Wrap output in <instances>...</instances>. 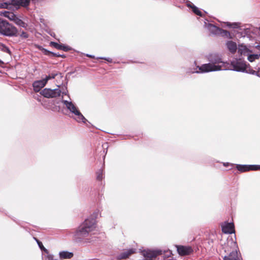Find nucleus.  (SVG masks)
<instances>
[{
	"mask_svg": "<svg viewBox=\"0 0 260 260\" xmlns=\"http://www.w3.org/2000/svg\"><path fill=\"white\" fill-rule=\"evenodd\" d=\"M97 58L99 59H103L104 60H106L109 62H112V59L110 57H98Z\"/></svg>",
	"mask_w": 260,
	"mask_h": 260,
	"instance_id": "34",
	"label": "nucleus"
},
{
	"mask_svg": "<svg viewBox=\"0 0 260 260\" xmlns=\"http://www.w3.org/2000/svg\"><path fill=\"white\" fill-rule=\"evenodd\" d=\"M222 231L224 234H232L235 233V226L233 222H225L222 225Z\"/></svg>",
	"mask_w": 260,
	"mask_h": 260,
	"instance_id": "8",
	"label": "nucleus"
},
{
	"mask_svg": "<svg viewBox=\"0 0 260 260\" xmlns=\"http://www.w3.org/2000/svg\"><path fill=\"white\" fill-rule=\"evenodd\" d=\"M205 27L213 35H219L221 31L219 27L209 23L205 22Z\"/></svg>",
	"mask_w": 260,
	"mask_h": 260,
	"instance_id": "10",
	"label": "nucleus"
},
{
	"mask_svg": "<svg viewBox=\"0 0 260 260\" xmlns=\"http://www.w3.org/2000/svg\"><path fill=\"white\" fill-rule=\"evenodd\" d=\"M226 46L229 51L233 54L235 53L237 50V44L232 41H228L226 43Z\"/></svg>",
	"mask_w": 260,
	"mask_h": 260,
	"instance_id": "16",
	"label": "nucleus"
},
{
	"mask_svg": "<svg viewBox=\"0 0 260 260\" xmlns=\"http://www.w3.org/2000/svg\"><path fill=\"white\" fill-rule=\"evenodd\" d=\"M252 55L254 56L255 60L257 59L260 57V56H259V54H253Z\"/></svg>",
	"mask_w": 260,
	"mask_h": 260,
	"instance_id": "37",
	"label": "nucleus"
},
{
	"mask_svg": "<svg viewBox=\"0 0 260 260\" xmlns=\"http://www.w3.org/2000/svg\"><path fill=\"white\" fill-rule=\"evenodd\" d=\"M6 13L8 14V18L14 22V19H15V18L17 16L12 12L6 11Z\"/></svg>",
	"mask_w": 260,
	"mask_h": 260,
	"instance_id": "28",
	"label": "nucleus"
},
{
	"mask_svg": "<svg viewBox=\"0 0 260 260\" xmlns=\"http://www.w3.org/2000/svg\"><path fill=\"white\" fill-rule=\"evenodd\" d=\"M136 249L135 248H130L125 251L121 252L117 256L118 259H125L129 257L130 255L136 252Z\"/></svg>",
	"mask_w": 260,
	"mask_h": 260,
	"instance_id": "9",
	"label": "nucleus"
},
{
	"mask_svg": "<svg viewBox=\"0 0 260 260\" xmlns=\"http://www.w3.org/2000/svg\"><path fill=\"white\" fill-rule=\"evenodd\" d=\"M65 90H62V91L61 92V93H62V95H67L68 94V91L67 90V88L66 87H65Z\"/></svg>",
	"mask_w": 260,
	"mask_h": 260,
	"instance_id": "36",
	"label": "nucleus"
},
{
	"mask_svg": "<svg viewBox=\"0 0 260 260\" xmlns=\"http://www.w3.org/2000/svg\"><path fill=\"white\" fill-rule=\"evenodd\" d=\"M177 251L180 255H186L189 254L192 251L191 247L184 246H178Z\"/></svg>",
	"mask_w": 260,
	"mask_h": 260,
	"instance_id": "12",
	"label": "nucleus"
},
{
	"mask_svg": "<svg viewBox=\"0 0 260 260\" xmlns=\"http://www.w3.org/2000/svg\"><path fill=\"white\" fill-rule=\"evenodd\" d=\"M97 215V213H94L90 217L85 220L79 227L74 235L75 238L77 241H82L88 236L89 233L94 229Z\"/></svg>",
	"mask_w": 260,
	"mask_h": 260,
	"instance_id": "2",
	"label": "nucleus"
},
{
	"mask_svg": "<svg viewBox=\"0 0 260 260\" xmlns=\"http://www.w3.org/2000/svg\"><path fill=\"white\" fill-rule=\"evenodd\" d=\"M18 30L16 27L7 20L0 19V34L7 37L17 36Z\"/></svg>",
	"mask_w": 260,
	"mask_h": 260,
	"instance_id": "4",
	"label": "nucleus"
},
{
	"mask_svg": "<svg viewBox=\"0 0 260 260\" xmlns=\"http://www.w3.org/2000/svg\"><path fill=\"white\" fill-rule=\"evenodd\" d=\"M256 48L259 49L260 48V45H257Z\"/></svg>",
	"mask_w": 260,
	"mask_h": 260,
	"instance_id": "43",
	"label": "nucleus"
},
{
	"mask_svg": "<svg viewBox=\"0 0 260 260\" xmlns=\"http://www.w3.org/2000/svg\"><path fill=\"white\" fill-rule=\"evenodd\" d=\"M259 70H260V68H258V71H255L254 70H253V69H251V67H249V69H248V73L247 74H251V75H254L260 78V73H259Z\"/></svg>",
	"mask_w": 260,
	"mask_h": 260,
	"instance_id": "23",
	"label": "nucleus"
},
{
	"mask_svg": "<svg viewBox=\"0 0 260 260\" xmlns=\"http://www.w3.org/2000/svg\"><path fill=\"white\" fill-rule=\"evenodd\" d=\"M19 4L21 7H27L30 4V0H19Z\"/></svg>",
	"mask_w": 260,
	"mask_h": 260,
	"instance_id": "26",
	"label": "nucleus"
},
{
	"mask_svg": "<svg viewBox=\"0 0 260 260\" xmlns=\"http://www.w3.org/2000/svg\"><path fill=\"white\" fill-rule=\"evenodd\" d=\"M230 65L232 67L230 70L246 73H248L249 67H250L249 64H247L244 60L240 58L233 59L231 61Z\"/></svg>",
	"mask_w": 260,
	"mask_h": 260,
	"instance_id": "5",
	"label": "nucleus"
},
{
	"mask_svg": "<svg viewBox=\"0 0 260 260\" xmlns=\"http://www.w3.org/2000/svg\"><path fill=\"white\" fill-rule=\"evenodd\" d=\"M230 164L229 162H226V163L223 164V166L225 167H228L229 166H230Z\"/></svg>",
	"mask_w": 260,
	"mask_h": 260,
	"instance_id": "40",
	"label": "nucleus"
},
{
	"mask_svg": "<svg viewBox=\"0 0 260 260\" xmlns=\"http://www.w3.org/2000/svg\"><path fill=\"white\" fill-rule=\"evenodd\" d=\"M226 26L230 27H233L234 28H237L239 27V23H230V22H226Z\"/></svg>",
	"mask_w": 260,
	"mask_h": 260,
	"instance_id": "29",
	"label": "nucleus"
},
{
	"mask_svg": "<svg viewBox=\"0 0 260 260\" xmlns=\"http://www.w3.org/2000/svg\"><path fill=\"white\" fill-rule=\"evenodd\" d=\"M86 56H88V57H90V58H94V56H93L92 55L88 54H86Z\"/></svg>",
	"mask_w": 260,
	"mask_h": 260,
	"instance_id": "39",
	"label": "nucleus"
},
{
	"mask_svg": "<svg viewBox=\"0 0 260 260\" xmlns=\"http://www.w3.org/2000/svg\"><path fill=\"white\" fill-rule=\"evenodd\" d=\"M17 25L22 27L23 28H26L27 24L24 22L22 20L19 18L18 17L15 18L14 22Z\"/></svg>",
	"mask_w": 260,
	"mask_h": 260,
	"instance_id": "18",
	"label": "nucleus"
},
{
	"mask_svg": "<svg viewBox=\"0 0 260 260\" xmlns=\"http://www.w3.org/2000/svg\"><path fill=\"white\" fill-rule=\"evenodd\" d=\"M171 254H172V253H171V251H167V254H166V255L168 257H170V256H171Z\"/></svg>",
	"mask_w": 260,
	"mask_h": 260,
	"instance_id": "38",
	"label": "nucleus"
},
{
	"mask_svg": "<svg viewBox=\"0 0 260 260\" xmlns=\"http://www.w3.org/2000/svg\"><path fill=\"white\" fill-rule=\"evenodd\" d=\"M103 177V170L102 169H100L96 172V179L99 181H101Z\"/></svg>",
	"mask_w": 260,
	"mask_h": 260,
	"instance_id": "25",
	"label": "nucleus"
},
{
	"mask_svg": "<svg viewBox=\"0 0 260 260\" xmlns=\"http://www.w3.org/2000/svg\"><path fill=\"white\" fill-rule=\"evenodd\" d=\"M248 56V60L250 61V62H253V61L255 60V59L254 58V56H253L252 54H249L247 55Z\"/></svg>",
	"mask_w": 260,
	"mask_h": 260,
	"instance_id": "33",
	"label": "nucleus"
},
{
	"mask_svg": "<svg viewBox=\"0 0 260 260\" xmlns=\"http://www.w3.org/2000/svg\"><path fill=\"white\" fill-rule=\"evenodd\" d=\"M20 37L22 38L26 39L28 37V35L26 32L22 31L21 34L20 35Z\"/></svg>",
	"mask_w": 260,
	"mask_h": 260,
	"instance_id": "32",
	"label": "nucleus"
},
{
	"mask_svg": "<svg viewBox=\"0 0 260 260\" xmlns=\"http://www.w3.org/2000/svg\"><path fill=\"white\" fill-rule=\"evenodd\" d=\"M219 35H221L222 37H226L229 39H232V36L230 32L226 30H224L222 28L220 29Z\"/></svg>",
	"mask_w": 260,
	"mask_h": 260,
	"instance_id": "21",
	"label": "nucleus"
},
{
	"mask_svg": "<svg viewBox=\"0 0 260 260\" xmlns=\"http://www.w3.org/2000/svg\"><path fill=\"white\" fill-rule=\"evenodd\" d=\"M4 16L8 17V14L6 13V12H4Z\"/></svg>",
	"mask_w": 260,
	"mask_h": 260,
	"instance_id": "41",
	"label": "nucleus"
},
{
	"mask_svg": "<svg viewBox=\"0 0 260 260\" xmlns=\"http://www.w3.org/2000/svg\"><path fill=\"white\" fill-rule=\"evenodd\" d=\"M44 52L45 55H49L50 54H52L53 56H55V57H61L62 58L66 57V55L64 54H60L58 53L57 54V53H53L52 52L47 50V49H44Z\"/></svg>",
	"mask_w": 260,
	"mask_h": 260,
	"instance_id": "20",
	"label": "nucleus"
},
{
	"mask_svg": "<svg viewBox=\"0 0 260 260\" xmlns=\"http://www.w3.org/2000/svg\"><path fill=\"white\" fill-rule=\"evenodd\" d=\"M34 239L36 241V242H37V244H38V246H39L41 250H44V248H45L44 247V246H43V245L41 241H39L38 239H37L36 238H35V237H34Z\"/></svg>",
	"mask_w": 260,
	"mask_h": 260,
	"instance_id": "31",
	"label": "nucleus"
},
{
	"mask_svg": "<svg viewBox=\"0 0 260 260\" xmlns=\"http://www.w3.org/2000/svg\"><path fill=\"white\" fill-rule=\"evenodd\" d=\"M252 51L249 49L247 47L242 44L239 45L238 53L241 55H248L249 53H251Z\"/></svg>",
	"mask_w": 260,
	"mask_h": 260,
	"instance_id": "15",
	"label": "nucleus"
},
{
	"mask_svg": "<svg viewBox=\"0 0 260 260\" xmlns=\"http://www.w3.org/2000/svg\"><path fill=\"white\" fill-rule=\"evenodd\" d=\"M3 63V61H2L1 59H0V65H1Z\"/></svg>",
	"mask_w": 260,
	"mask_h": 260,
	"instance_id": "42",
	"label": "nucleus"
},
{
	"mask_svg": "<svg viewBox=\"0 0 260 260\" xmlns=\"http://www.w3.org/2000/svg\"><path fill=\"white\" fill-rule=\"evenodd\" d=\"M10 6L12 5L16 9H18L20 8L19 0H10L9 2Z\"/></svg>",
	"mask_w": 260,
	"mask_h": 260,
	"instance_id": "22",
	"label": "nucleus"
},
{
	"mask_svg": "<svg viewBox=\"0 0 260 260\" xmlns=\"http://www.w3.org/2000/svg\"><path fill=\"white\" fill-rule=\"evenodd\" d=\"M223 260H241L238 256L237 250H234L231 252L229 255H225L223 257Z\"/></svg>",
	"mask_w": 260,
	"mask_h": 260,
	"instance_id": "14",
	"label": "nucleus"
},
{
	"mask_svg": "<svg viewBox=\"0 0 260 260\" xmlns=\"http://www.w3.org/2000/svg\"><path fill=\"white\" fill-rule=\"evenodd\" d=\"M46 84L47 82L46 81L44 78L42 80L35 81L32 83L34 90L36 92H39L41 88H42L46 85Z\"/></svg>",
	"mask_w": 260,
	"mask_h": 260,
	"instance_id": "11",
	"label": "nucleus"
},
{
	"mask_svg": "<svg viewBox=\"0 0 260 260\" xmlns=\"http://www.w3.org/2000/svg\"><path fill=\"white\" fill-rule=\"evenodd\" d=\"M58 74L59 73L58 72L54 71L49 74L48 75L46 76L44 79L47 82L48 80L54 79L55 77L58 75Z\"/></svg>",
	"mask_w": 260,
	"mask_h": 260,
	"instance_id": "19",
	"label": "nucleus"
},
{
	"mask_svg": "<svg viewBox=\"0 0 260 260\" xmlns=\"http://www.w3.org/2000/svg\"><path fill=\"white\" fill-rule=\"evenodd\" d=\"M192 10L194 14H196V15H197L198 16H202V13L201 12V11L199 10L198 8L196 6H195L194 5H192Z\"/></svg>",
	"mask_w": 260,
	"mask_h": 260,
	"instance_id": "27",
	"label": "nucleus"
},
{
	"mask_svg": "<svg viewBox=\"0 0 260 260\" xmlns=\"http://www.w3.org/2000/svg\"><path fill=\"white\" fill-rule=\"evenodd\" d=\"M183 1L186 2V6L188 7L191 8L192 9V7L193 5H192L189 1H187V0H183Z\"/></svg>",
	"mask_w": 260,
	"mask_h": 260,
	"instance_id": "35",
	"label": "nucleus"
},
{
	"mask_svg": "<svg viewBox=\"0 0 260 260\" xmlns=\"http://www.w3.org/2000/svg\"><path fill=\"white\" fill-rule=\"evenodd\" d=\"M236 168L239 171L241 172H244L250 170L256 171L260 170V165H237Z\"/></svg>",
	"mask_w": 260,
	"mask_h": 260,
	"instance_id": "7",
	"label": "nucleus"
},
{
	"mask_svg": "<svg viewBox=\"0 0 260 260\" xmlns=\"http://www.w3.org/2000/svg\"><path fill=\"white\" fill-rule=\"evenodd\" d=\"M0 50L4 52L11 54V51L9 48L4 44H0Z\"/></svg>",
	"mask_w": 260,
	"mask_h": 260,
	"instance_id": "24",
	"label": "nucleus"
},
{
	"mask_svg": "<svg viewBox=\"0 0 260 260\" xmlns=\"http://www.w3.org/2000/svg\"><path fill=\"white\" fill-rule=\"evenodd\" d=\"M51 45L57 49L61 50L64 51H68L71 50V48L69 46H66L63 44H59L56 42H51Z\"/></svg>",
	"mask_w": 260,
	"mask_h": 260,
	"instance_id": "13",
	"label": "nucleus"
},
{
	"mask_svg": "<svg viewBox=\"0 0 260 260\" xmlns=\"http://www.w3.org/2000/svg\"><path fill=\"white\" fill-rule=\"evenodd\" d=\"M209 62L201 66H197L193 70L189 72L194 73H204L211 72L226 70L228 63L223 60L221 54L217 53H212L207 56Z\"/></svg>",
	"mask_w": 260,
	"mask_h": 260,
	"instance_id": "1",
	"label": "nucleus"
},
{
	"mask_svg": "<svg viewBox=\"0 0 260 260\" xmlns=\"http://www.w3.org/2000/svg\"><path fill=\"white\" fill-rule=\"evenodd\" d=\"M73 255V253L67 251H62L59 253V256L60 259H70L71 258Z\"/></svg>",
	"mask_w": 260,
	"mask_h": 260,
	"instance_id": "17",
	"label": "nucleus"
},
{
	"mask_svg": "<svg viewBox=\"0 0 260 260\" xmlns=\"http://www.w3.org/2000/svg\"><path fill=\"white\" fill-rule=\"evenodd\" d=\"M41 93L44 97L47 98H54L58 97L61 94V90L59 88L51 89L50 88H44Z\"/></svg>",
	"mask_w": 260,
	"mask_h": 260,
	"instance_id": "6",
	"label": "nucleus"
},
{
	"mask_svg": "<svg viewBox=\"0 0 260 260\" xmlns=\"http://www.w3.org/2000/svg\"><path fill=\"white\" fill-rule=\"evenodd\" d=\"M61 103L66 106L67 109L72 114H73L76 117L74 119L78 122H83L85 123L87 121L84 116L78 110L77 107L75 104L71 101H68L67 100H62Z\"/></svg>",
	"mask_w": 260,
	"mask_h": 260,
	"instance_id": "3",
	"label": "nucleus"
},
{
	"mask_svg": "<svg viewBox=\"0 0 260 260\" xmlns=\"http://www.w3.org/2000/svg\"><path fill=\"white\" fill-rule=\"evenodd\" d=\"M10 4L9 2L0 3V9H8L10 8Z\"/></svg>",
	"mask_w": 260,
	"mask_h": 260,
	"instance_id": "30",
	"label": "nucleus"
}]
</instances>
